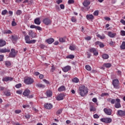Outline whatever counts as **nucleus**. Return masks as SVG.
I'll return each instance as SVG.
<instances>
[{
	"label": "nucleus",
	"instance_id": "obj_1",
	"mask_svg": "<svg viewBox=\"0 0 125 125\" xmlns=\"http://www.w3.org/2000/svg\"><path fill=\"white\" fill-rule=\"evenodd\" d=\"M78 92L82 97L85 96L88 93V88L83 85H81L78 89Z\"/></svg>",
	"mask_w": 125,
	"mask_h": 125
},
{
	"label": "nucleus",
	"instance_id": "obj_2",
	"mask_svg": "<svg viewBox=\"0 0 125 125\" xmlns=\"http://www.w3.org/2000/svg\"><path fill=\"white\" fill-rule=\"evenodd\" d=\"M24 83L25 84L30 85L34 83V79L31 77H25L24 78Z\"/></svg>",
	"mask_w": 125,
	"mask_h": 125
},
{
	"label": "nucleus",
	"instance_id": "obj_3",
	"mask_svg": "<svg viewBox=\"0 0 125 125\" xmlns=\"http://www.w3.org/2000/svg\"><path fill=\"white\" fill-rule=\"evenodd\" d=\"M112 85H113L114 88H116V89L121 88V86H120V81L118 79H114L112 81Z\"/></svg>",
	"mask_w": 125,
	"mask_h": 125
},
{
	"label": "nucleus",
	"instance_id": "obj_4",
	"mask_svg": "<svg viewBox=\"0 0 125 125\" xmlns=\"http://www.w3.org/2000/svg\"><path fill=\"white\" fill-rule=\"evenodd\" d=\"M114 107L116 109H120V108H122V105L121 104V99L119 98L116 99V103L115 104Z\"/></svg>",
	"mask_w": 125,
	"mask_h": 125
},
{
	"label": "nucleus",
	"instance_id": "obj_5",
	"mask_svg": "<svg viewBox=\"0 0 125 125\" xmlns=\"http://www.w3.org/2000/svg\"><path fill=\"white\" fill-rule=\"evenodd\" d=\"M116 115L118 117H125V110H119L117 111Z\"/></svg>",
	"mask_w": 125,
	"mask_h": 125
},
{
	"label": "nucleus",
	"instance_id": "obj_6",
	"mask_svg": "<svg viewBox=\"0 0 125 125\" xmlns=\"http://www.w3.org/2000/svg\"><path fill=\"white\" fill-rule=\"evenodd\" d=\"M42 22L44 24H45V25H46L47 26H48V25H51L52 23L51 20L47 18L44 19Z\"/></svg>",
	"mask_w": 125,
	"mask_h": 125
},
{
	"label": "nucleus",
	"instance_id": "obj_7",
	"mask_svg": "<svg viewBox=\"0 0 125 125\" xmlns=\"http://www.w3.org/2000/svg\"><path fill=\"white\" fill-rule=\"evenodd\" d=\"M101 121L105 123V124H110V123H112V119L110 118H102Z\"/></svg>",
	"mask_w": 125,
	"mask_h": 125
},
{
	"label": "nucleus",
	"instance_id": "obj_8",
	"mask_svg": "<svg viewBox=\"0 0 125 125\" xmlns=\"http://www.w3.org/2000/svg\"><path fill=\"white\" fill-rule=\"evenodd\" d=\"M72 67L70 65H66L63 68H62V70L64 73H67V72H69V71H71Z\"/></svg>",
	"mask_w": 125,
	"mask_h": 125
},
{
	"label": "nucleus",
	"instance_id": "obj_9",
	"mask_svg": "<svg viewBox=\"0 0 125 125\" xmlns=\"http://www.w3.org/2000/svg\"><path fill=\"white\" fill-rule=\"evenodd\" d=\"M16 56V52H15V49H11V52L9 54V57H10L11 58H13L14 57H15Z\"/></svg>",
	"mask_w": 125,
	"mask_h": 125
},
{
	"label": "nucleus",
	"instance_id": "obj_10",
	"mask_svg": "<svg viewBox=\"0 0 125 125\" xmlns=\"http://www.w3.org/2000/svg\"><path fill=\"white\" fill-rule=\"evenodd\" d=\"M89 51H90L91 53H93L95 56H97V55H98V51L96 50L95 48H91L89 49Z\"/></svg>",
	"mask_w": 125,
	"mask_h": 125
},
{
	"label": "nucleus",
	"instance_id": "obj_11",
	"mask_svg": "<svg viewBox=\"0 0 125 125\" xmlns=\"http://www.w3.org/2000/svg\"><path fill=\"white\" fill-rule=\"evenodd\" d=\"M104 111L106 115H108V116H111L112 115V110L111 109L105 108L104 109Z\"/></svg>",
	"mask_w": 125,
	"mask_h": 125
},
{
	"label": "nucleus",
	"instance_id": "obj_12",
	"mask_svg": "<svg viewBox=\"0 0 125 125\" xmlns=\"http://www.w3.org/2000/svg\"><path fill=\"white\" fill-rule=\"evenodd\" d=\"M28 35L31 38H32V39H34L37 37V33H36L35 32H33V30H30L28 32Z\"/></svg>",
	"mask_w": 125,
	"mask_h": 125
},
{
	"label": "nucleus",
	"instance_id": "obj_13",
	"mask_svg": "<svg viewBox=\"0 0 125 125\" xmlns=\"http://www.w3.org/2000/svg\"><path fill=\"white\" fill-rule=\"evenodd\" d=\"M30 93H31V91H30L29 89L27 88L25 89L23 91V95H24V96H26L27 97H28V96H29V95H30Z\"/></svg>",
	"mask_w": 125,
	"mask_h": 125
},
{
	"label": "nucleus",
	"instance_id": "obj_14",
	"mask_svg": "<svg viewBox=\"0 0 125 125\" xmlns=\"http://www.w3.org/2000/svg\"><path fill=\"white\" fill-rule=\"evenodd\" d=\"M13 80V78L10 77H6L2 78V82H11Z\"/></svg>",
	"mask_w": 125,
	"mask_h": 125
},
{
	"label": "nucleus",
	"instance_id": "obj_15",
	"mask_svg": "<svg viewBox=\"0 0 125 125\" xmlns=\"http://www.w3.org/2000/svg\"><path fill=\"white\" fill-rule=\"evenodd\" d=\"M53 107V105L51 104L46 103L44 104V107L45 109H47L48 110H50Z\"/></svg>",
	"mask_w": 125,
	"mask_h": 125
},
{
	"label": "nucleus",
	"instance_id": "obj_16",
	"mask_svg": "<svg viewBox=\"0 0 125 125\" xmlns=\"http://www.w3.org/2000/svg\"><path fill=\"white\" fill-rule=\"evenodd\" d=\"M6 52H10V49L8 48H2L0 49V53H6Z\"/></svg>",
	"mask_w": 125,
	"mask_h": 125
},
{
	"label": "nucleus",
	"instance_id": "obj_17",
	"mask_svg": "<svg viewBox=\"0 0 125 125\" xmlns=\"http://www.w3.org/2000/svg\"><path fill=\"white\" fill-rule=\"evenodd\" d=\"M63 99H64V94H60L57 97V100H58V101H60V100H63Z\"/></svg>",
	"mask_w": 125,
	"mask_h": 125
},
{
	"label": "nucleus",
	"instance_id": "obj_18",
	"mask_svg": "<svg viewBox=\"0 0 125 125\" xmlns=\"http://www.w3.org/2000/svg\"><path fill=\"white\" fill-rule=\"evenodd\" d=\"M95 45H99L100 47L101 48H103L104 47V46H105V45H104V44H103V43H102V42H100L99 41L95 42Z\"/></svg>",
	"mask_w": 125,
	"mask_h": 125
},
{
	"label": "nucleus",
	"instance_id": "obj_19",
	"mask_svg": "<svg viewBox=\"0 0 125 125\" xmlns=\"http://www.w3.org/2000/svg\"><path fill=\"white\" fill-rule=\"evenodd\" d=\"M87 20H93L94 19V16L93 15L88 14L86 16Z\"/></svg>",
	"mask_w": 125,
	"mask_h": 125
},
{
	"label": "nucleus",
	"instance_id": "obj_20",
	"mask_svg": "<svg viewBox=\"0 0 125 125\" xmlns=\"http://www.w3.org/2000/svg\"><path fill=\"white\" fill-rule=\"evenodd\" d=\"M6 44V42L5 41L1 39L0 40V47H2V46H4Z\"/></svg>",
	"mask_w": 125,
	"mask_h": 125
},
{
	"label": "nucleus",
	"instance_id": "obj_21",
	"mask_svg": "<svg viewBox=\"0 0 125 125\" xmlns=\"http://www.w3.org/2000/svg\"><path fill=\"white\" fill-rule=\"evenodd\" d=\"M108 37H110V38H114V37H116L117 36L116 33H113L111 31H109L108 32Z\"/></svg>",
	"mask_w": 125,
	"mask_h": 125
},
{
	"label": "nucleus",
	"instance_id": "obj_22",
	"mask_svg": "<svg viewBox=\"0 0 125 125\" xmlns=\"http://www.w3.org/2000/svg\"><path fill=\"white\" fill-rule=\"evenodd\" d=\"M34 23L37 25H41V19H40V18L35 19L34 20Z\"/></svg>",
	"mask_w": 125,
	"mask_h": 125
},
{
	"label": "nucleus",
	"instance_id": "obj_23",
	"mask_svg": "<svg viewBox=\"0 0 125 125\" xmlns=\"http://www.w3.org/2000/svg\"><path fill=\"white\" fill-rule=\"evenodd\" d=\"M36 86L39 88H45V85L38 83L36 84Z\"/></svg>",
	"mask_w": 125,
	"mask_h": 125
},
{
	"label": "nucleus",
	"instance_id": "obj_24",
	"mask_svg": "<svg viewBox=\"0 0 125 125\" xmlns=\"http://www.w3.org/2000/svg\"><path fill=\"white\" fill-rule=\"evenodd\" d=\"M83 6H85V7H87V6L90 4V1L88 0H85L83 2Z\"/></svg>",
	"mask_w": 125,
	"mask_h": 125
},
{
	"label": "nucleus",
	"instance_id": "obj_25",
	"mask_svg": "<svg viewBox=\"0 0 125 125\" xmlns=\"http://www.w3.org/2000/svg\"><path fill=\"white\" fill-rule=\"evenodd\" d=\"M46 42L49 44H51L53 42H54V39L53 38H50L46 40Z\"/></svg>",
	"mask_w": 125,
	"mask_h": 125
},
{
	"label": "nucleus",
	"instance_id": "obj_26",
	"mask_svg": "<svg viewBox=\"0 0 125 125\" xmlns=\"http://www.w3.org/2000/svg\"><path fill=\"white\" fill-rule=\"evenodd\" d=\"M107 100L108 102H110L111 104H113L116 103V99L115 100L114 99L108 98Z\"/></svg>",
	"mask_w": 125,
	"mask_h": 125
},
{
	"label": "nucleus",
	"instance_id": "obj_27",
	"mask_svg": "<svg viewBox=\"0 0 125 125\" xmlns=\"http://www.w3.org/2000/svg\"><path fill=\"white\" fill-rule=\"evenodd\" d=\"M46 95L47 97H51L52 96V92L50 90H48L46 92Z\"/></svg>",
	"mask_w": 125,
	"mask_h": 125
},
{
	"label": "nucleus",
	"instance_id": "obj_28",
	"mask_svg": "<svg viewBox=\"0 0 125 125\" xmlns=\"http://www.w3.org/2000/svg\"><path fill=\"white\" fill-rule=\"evenodd\" d=\"M24 39L26 43H29V42H30V36L29 35H26L25 36Z\"/></svg>",
	"mask_w": 125,
	"mask_h": 125
},
{
	"label": "nucleus",
	"instance_id": "obj_29",
	"mask_svg": "<svg viewBox=\"0 0 125 125\" xmlns=\"http://www.w3.org/2000/svg\"><path fill=\"white\" fill-rule=\"evenodd\" d=\"M90 111L91 112H95L96 111V108L95 107L92 105H90Z\"/></svg>",
	"mask_w": 125,
	"mask_h": 125
},
{
	"label": "nucleus",
	"instance_id": "obj_30",
	"mask_svg": "<svg viewBox=\"0 0 125 125\" xmlns=\"http://www.w3.org/2000/svg\"><path fill=\"white\" fill-rule=\"evenodd\" d=\"M4 93L6 96H10L11 95V93L9 90L4 91Z\"/></svg>",
	"mask_w": 125,
	"mask_h": 125
},
{
	"label": "nucleus",
	"instance_id": "obj_31",
	"mask_svg": "<svg viewBox=\"0 0 125 125\" xmlns=\"http://www.w3.org/2000/svg\"><path fill=\"white\" fill-rule=\"evenodd\" d=\"M104 67H105V68H111L112 66V64L110 63H104L103 64Z\"/></svg>",
	"mask_w": 125,
	"mask_h": 125
},
{
	"label": "nucleus",
	"instance_id": "obj_32",
	"mask_svg": "<svg viewBox=\"0 0 125 125\" xmlns=\"http://www.w3.org/2000/svg\"><path fill=\"white\" fill-rule=\"evenodd\" d=\"M4 63H5V66H6V67H9V66H11V62L9 61H5L4 62Z\"/></svg>",
	"mask_w": 125,
	"mask_h": 125
},
{
	"label": "nucleus",
	"instance_id": "obj_33",
	"mask_svg": "<svg viewBox=\"0 0 125 125\" xmlns=\"http://www.w3.org/2000/svg\"><path fill=\"white\" fill-rule=\"evenodd\" d=\"M11 39L13 42H16L17 40H18V38H17V36H14L13 35L11 36Z\"/></svg>",
	"mask_w": 125,
	"mask_h": 125
},
{
	"label": "nucleus",
	"instance_id": "obj_34",
	"mask_svg": "<svg viewBox=\"0 0 125 125\" xmlns=\"http://www.w3.org/2000/svg\"><path fill=\"white\" fill-rule=\"evenodd\" d=\"M73 83H78L80 82V80L78 78L75 77L72 80Z\"/></svg>",
	"mask_w": 125,
	"mask_h": 125
},
{
	"label": "nucleus",
	"instance_id": "obj_35",
	"mask_svg": "<svg viewBox=\"0 0 125 125\" xmlns=\"http://www.w3.org/2000/svg\"><path fill=\"white\" fill-rule=\"evenodd\" d=\"M102 58L103 59H108L109 58V55L107 54H104L102 55Z\"/></svg>",
	"mask_w": 125,
	"mask_h": 125
},
{
	"label": "nucleus",
	"instance_id": "obj_36",
	"mask_svg": "<svg viewBox=\"0 0 125 125\" xmlns=\"http://www.w3.org/2000/svg\"><path fill=\"white\" fill-rule=\"evenodd\" d=\"M67 59H74L75 58V56L73 55H69L66 56Z\"/></svg>",
	"mask_w": 125,
	"mask_h": 125
},
{
	"label": "nucleus",
	"instance_id": "obj_37",
	"mask_svg": "<svg viewBox=\"0 0 125 125\" xmlns=\"http://www.w3.org/2000/svg\"><path fill=\"white\" fill-rule=\"evenodd\" d=\"M58 90L59 91H64V90H65V86H61V87H60L59 88H58Z\"/></svg>",
	"mask_w": 125,
	"mask_h": 125
},
{
	"label": "nucleus",
	"instance_id": "obj_38",
	"mask_svg": "<svg viewBox=\"0 0 125 125\" xmlns=\"http://www.w3.org/2000/svg\"><path fill=\"white\" fill-rule=\"evenodd\" d=\"M66 41V37L61 38L59 39L60 42H65Z\"/></svg>",
	"mask_w": 125,
	"mask_h": 125
},
{
	"label": "nucleus",
	"instance_id": "obj_39",
	"mask_svg": "<svg viewBox=\"0 0 125 125\" xmlns=\"http://www.w3.org/2000/svg\"><path fill=\"white\" fill-rule=\"evenodd\" d=\"M121 49H125V42L124 41L122 42L121 45L120 46Z\"/></svg>",
	"mask_w": 125,
	"mask_h": 125
},
{
	"label": "nucleus",
	"instance_id": "obj_40",
	"mask_svg": "<svg viewBox=\"0 0 125 125\" xmlns=\"http://www.w3.org/2000/svg\"><path fill=\"white\" fill-rule=\"evenodd\" d=\"M85 68L87 71H91V67L89 65H86Z\"/></svg>",
	"mask_w": 125,
	"mask_h": 125
},
{
	"label": "nucleus",
	"instance_id": "obj_41",
	"mask_svg": "<svg viewBox=\"0 0 125 125\" xmlns=\"http://www.w3.org/2000/svg\"><path fill=\"white\" fill-rule=\"evenodd\" d=\"M97 37L100 38L101 40H104L105 39V36H101L100 34H97Z\"/></svg>",
	"mask_w": 125,
	"mask_h": 125
},
{
	"label": "nucleus",
	"instance_id": "obj_42",
	"mask_svg": "<svg viewBox=\"0 0 125 125\" xmlns=\"http://www.w3.org/2000/svg\"><path fill=\"white\" fill-rule=\"evenodd\" d=\"M71 20L73 23H75L77 22V18H76L75 17H72Z\"/></svg>",
	"mask_w": 125,
	"mask_h": 125
},
{
	"label": "nucleus",
	"instance_id": "obj_43",
	"mask_svg": "<svg viewBox=\"0 0 125 125\" xmlns=\"http://www.w3.org/2000/svg\"><path fill=\"white\" fill-rule=\"evenodd\" d=\"M13 21H12V26L14 27L17 25V23H16V22H15V19H13Z\"/></svg>",
	"mask_w": 125,
	"mask_h": 125
},
{
	"label": "nucleus",
	"instance_id": "obj_44",
	"mask_svg": "<svg viewBox=\"0 0 125 125\" xmlns=\"http://www.w3.org/2000/svg\"><path fill=\"white\" fill-rule=\"evenodd\" d=\"M22 93H23V90L22 89L16 91V93H17V94L21 95L22 94Z\"/></svg>",
	"mask_w": 125,
	"mask_h": 125
},
{
	"label": "nucleus",
	"instance_id": "obj_45",
	"mask_svg": "<svg viewBox=\"0 0 125 125\" xmlns=\"http://www.w3.org/2000/svg\"><path fill=\"white\" fill-rule=\"evenodd\" d=\"M22 13V11L21 10H18L16 12L17 15H21V14Z\"/></svg>",
	"mask_w": 125,
	"mask_h": 125
},
{
	"label": "nucleus",
	"instance_id": "obj_46",
	"mask_svg": "<svg viewBox=\"0 0 125 125\" xmlns=\"http://www.w3.org/2000/svg\"><path fill=\"white\" fill-rule=\"evenodd\" d=\"M109 95V93H103L101 95V96L102 97H104V96H107Z\"/></svg>",
	"mask_w": 125,
	"mask_h": 125
},
{
	"label": "nucleus",
	"instance_id": "obj_47",
	"mask_svg": "<svg viewBox=\"0 0 125 125\" xmlns=\"http://www.w3.org/2000/svg\"><path fill=\"white\" fill-rule=\"evenodd\" d=\"M4 34H12V32H11L10 30H5L4 31Z\"/></svg>",
	"mask_w": 125,
	"mask_h": 125
},
{
	"label": "nucleus",
	"instance_id": "obj_48",
	"mask_svg": "<svg viewBox=\"0 0 125 125\" xmlns=\"http://www.w3.org/2000/svg\"><path fill=\"white\" fill-rule=\"evenodd\" d=\"M22 86V84L21 83H19V84H17L15 85V87H16V88H20V87H21Z\"/></svg>",
	"mask_w": 125,
	"mask_h": 125
},
{
	"label": "nucleus",
	"instance_id": "obj_49",
	"mask_svg": "<svg viewBox=\"0 0 125 125\" xmlns=\"http://www.w3.org/2000/svg\"><path fill=\"white\" fill-rule=\"evenodd\" d=\"M120 35L121 36H122L123 37L125 36V31L124 30H121L120 31Z\"/></svg>",
	"mask_w": 125,
	"mask_h": 125
},
{
	"label": "nucleus",
	"instance_id": "obj_50",
	"mask_svg": "<svg viewBox=\"0 0 125 125\" xmlns=\"http://www.w3.org/2000/svg\"><path fill=\"white\" fill-rule=\"evenodd\" d=\"M37 42V40H31L29 42H28V43L30 44V43H36Z\"/></svg>",
	"mask_w": 125,
	"mask_h": 125
},
{
	"label": "nucleus",
	"instance_id": "obj_51",
	"mask_svg": "<svg viewBox=\"0 0 125 125\" xmlns=\"http://www.w3.org/2000/svg\"><path fill=\"white\" fill-rule=\"evenodd\" d=\"M7 13V10H4L2 11L1 12V15H5Z\"/></svg>",
	"mask_w": 125,
	"mask_h": 125
},
{
	"label": "nucleus",
	"instance_id": "obj_52",
	"mask_svg": "<svg viewBox=\"0 0 125 125\" xmlns=\"http://www.w3.org/2000/svg\"><path fill=\"white\" fill-rule=\"evenodd\" d=\"M43 82L46 83V84H50L49 81H47L46 79H43Z\"/></svg>",
	"mask_w": 125,
	"mask_h": 125
},
{
	"label": "nucleus",
	"instance_id": "obj_53",
	"mask_svg": "<svg viewBox=\"0 0 125 125\" xmlns=\"http://www.w3.org/2000/svg\"><path fill=\"white\" fill-rule=\"evenodd\" d=\"M75 1L74 0H68V4H72V3H74Z\"/></svg>",
	"mask_w": 125,
	"mask_h": 125
},
{
	"label": "nucleus",
	"instance_id": "obj_54",
	"mask_svg": "<svg viewBox=\"0 0 125 125\" xmlns=\"http://www.w3.org/2000/svg\"><path fill=\"white\" fill-rule=\"evenodd\" d=\"M84 40L86 41H90V40H91V37L87 36V37H85Z\"/></svg>",
	"mask_w": 125,
	"mask_h": 125
},
{
	"label": "nucleus",
	"instance_id": "obj_55",
	"mask_svg": "<svg viewBox=\"0 0 125 125\" xmlns=\"http://www.w3.org/2000/svg\"><path fill=\"white\" fill-rule=\"evenodd\" d=\"M98 14H99V12L98 11H95L93 13V15L95 16H98Z\"/></svg>",
	"mask_w": 125,
	"mask_h": 125
},
{
	"label": "nucleus",
	"instance_id": "obj_56",
	"mask_svg": "<svg viewBox=\"0 0 125 125\" xmlns=\"http://www.w3.org/2000/svg\"><path fill=\"white\" fill-rule=\"evenodd\" d=\"M94 119H99V116L97 114H95L93 115Z\"/></svg>",
	"mask_w": 125,
	"mask_h": 125
},
{
	"label": "nucleus",
	"instance_id": "obj_57",
	"mask_svg": "<svg viewBox=\"0 0 125 125\" xmlns=\"http://www.w3.org/2000/svg\"><path fill=\"white\" fill-rule=\"evenodd\" d=\"M15 114H20L21 113V110L20 109H17L15 110Z\"/></svg>",
	"mask_w": 125,
	"mask_h": 125
},
{
	"label": "nucleus",
	"instance_id": "obj_58",
	"mask_svg": "<svg viewBox=\"0 0 125 125\" xmlns=\"http://www.w3.org/2000/svg\"><path fill=\"white\" fill-rule=\"evenodd\" d=\"M69 49H70V50L74 51V50H75V49H76V48L74 46H70Z\"/></svg>",
	"mask_w": 125,
	"mask_h": 125
},
{
	"label": "nucleus",
	"instance_id": "obj_59",
	"mask_svg": "<svg viewBox=\"0 0 125 125\" xmlns=\"http://www.w3.org/2000/svg\"><path fill=\"white\" fill-rule=\"evenodd\" d=\"M25 118L26 119H29L31 118V115L30 114H26L25 115Z\"/></svg>",
	"mask_w": 125,
	"mask_h": 125
},
{
	"label": "nucleus",
	"instance_id": "obj_60",
	"mask_svg": "<svg viewBox=\"0 0 125 125\" xmlns=\"http://www.w3.org/2000/svg\"><path fill=\"white\" fill-rule=\"evenodd\" d=\"M3 3L7 4L9 2V0H2Z\"/></svg>",
	"mask_w": 125,
	"mask_h": 125
},
{
	"label": "nucleus",
	"instance_id": "obj_61",
	"mask_svg": "<svg viewBox=\"0 0 125 125\" xmlns=\"http://www.w3.org/2000/svg\"><path fill=\"white\" fill-rule=\"evenodd\" d=\"M61 113H62V109H59V110H58V111L57 112V115H60V114H61Z\"/></svg>",
	"mask_w": 125,
	"mask_h": 125
},
{
	"label": "nucleus",
	"instance_id": "obj_62",
	"mask_svg": "<svg viewBox=\"0 0 125 125\" xmlns=\"http://www.w3.org/2000/svg\"><path fill=\"white\" fill-rule=\"evenodd\" d=\"M40 47L42 49H43V48H44V47H45V46L43 44H41L40 45Z\"/></svg>",
	"mask_w": 125,
	"mask_h": 125
},
{
	"label": "nucleus",
	"instance_id": "obj_63",
	"mask_svg": "<svg viewBox=\"0 0 125 125\" xmlns=\"http://www.w3.org/2000/svg\"><path fill=\"white\" fill-rule=\"evenodd\" d=\"M36 29H37V30H38V31H42V28L41 26H36Z\"/></svg>",
	"mask_w": 125,
	"mask_h": 125
},
{
	"label": "nucleus",
	"instance_id": "obj_64",
	"mask_svg": "<svg viewBox=\"0 0 125 125\" xmlns=\"http://www.w3.org/2000/svg\"><path fill=\"white\" fill-rule=\"evenodd\" d=\"M121 23L123 24V25H125V21L123 19L121 20L120 21Z\"/></svg>",
	"mask_w": 125,
	"mask_h": 125
}]
</instances>
